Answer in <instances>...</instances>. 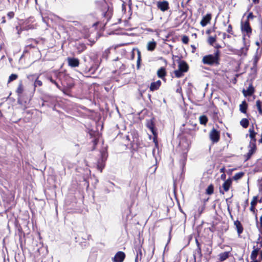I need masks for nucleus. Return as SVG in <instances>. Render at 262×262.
Instances as JSON below:
<instances>
[{
    "label": "nucleus",
    "instance_id": "nucleus-30",
    "mask_svg": "<svg viewBox=\"0 0 262 262\" xmlns=\"http://www.w3.org/2000/svg\"><path fill=\"white\" fill-rule=\"evenodd\" d=\"M256 203H257V198L256 197H254L251 202V206H255Z\"/></svg>",
    "mask_w": 262,
    "mask_h": 262
},
{
    "label": "nucleus",
    "instance_id": "nucleus-6",
    "mask_svg": "<svg viewBox=\"0 0 262 262\" xmlns=\"http://www.w3.org/2000/svg\"><path fill=\"white\" fill-rule=\"evenodd\" d=\"M211 19V15L210 14H207L205 15L202 19L201 20L200 24L202 27L206 26L208 24H209Z\"/></svg>",
    "mask_w": 262,
    "mask_h": 262
},
{
    "label": "nucleus",
    "instance_id": "nucleus-44",
    "mask_svg": "<svg viewBox=\"0 0 262 262\" xmlns=\"http://www.w3.org/2000/svg\"><path fill=\"white\" fill-rule=\"evenodd\" d=\"M252 17V14L251 13H250L249 15H248V18H250V17Z\"/></svg>",
    "mask_w": 262,
    "mask_h": 262
},
{
    "label": "nucleus",
    "instance_id": "nucleus-8",
    "mask_svg": "<svg viewBox=\"0 0 262 262\" xmlns=\"http://www.w3.org/2000/svg\"><path fill=\"white\" fill-rule=\"evenodd\" d=\"M178 69L183 72H186L188 70V64L183 61H180L178 65Z\"/></svg>",
    "mask_w": 262,
    "mask_h": 262
},
{
    "label": "nucleus",
    "instance_id": "nucleus-9",
    "mask_svg": "<svg viewBox=\"0 0 262 262\" xmlns=\"http://www.w3.org/2000/svg\"><path fill=\"white\" fill-rule=\"evenodd\" d=\"M232 183V182L231 179H228L224 182L222 186L225 191H228L229 190Z\"/></svg>",
    "mask_w": 262,
    "mask_h": 262
},
{
    "label": "nucleus",
    "instance_id": "nucleus-32",
    "mask_svg": "<svg viewBox=\"0 0 262 262\" xmlns=\"http://www.w3.org/2000/svg\"><path fill=\"white\" fill-rule=\"evenodd\" d=\"M34 84L35 86H41L42 85V82L38 79H36L35 81Z\"/></svg>",
    "mask_w": 262,
    "mask_h": 262
},
{
    "label": "nucleus",
    "instance_id": "nucleus-21",
    "mask_svg": "<svg viewBox=\"0 0 262 262\" xmlns=\"http://www.w3.org/2000/svg\"><path fill=\"white\" fill-rule=\"evenodd\" d=\"M183 71H180L179 69L176 70L174 71V73L175 74L176 77L177 78L181 77L183 76Z\"/></svg>",
    "mask_w": 262,
    "mask_h": 262
},
{
    "label": "nucleus",
    "instance_id": "nucleus-4",
    "mask_svg": "<svg viewBox=\"0 0 262 262\" xmlns=\"http://www.w3.org/2000/svg\"><path fill=\"white\" fill-rule=\"evenodd\" d=\"M125 257V255L124 252L119 251L114 256L113 261L114 262H122Z\"/></svg>",
    "mask_w": 262,
    "mask_h": 262
},
{
    "label": "nucleus",
    "instance_id": "nucleus-41",
    "mask_svg": "<svg viewBox=\"0 0 262 262\" xmlns=\"http://www.w3.org/2000/svg\"><path fill=\"white\" fill-rule=\"evenodd\" d=\"M212 30L211 29H208L206 31V33L209 34L211 32Z\"/></svg>",
    "mask_w": 262,
    "mask_h": 262
},
{
    "label": "nucleus",
    "instance_id": "nucleus-38",
    "mask_svg": "<svg viewBox=\"0 0 262 262\" xmlns=\"http://www.w3.org/2000/svg\"><path fill=\"white\" fill-rule=\"evenodd\" d=\"M247 50V48H243L242 49V53L241 54L245 55L246 54V51Z\"/></svg>",
    "mask_w": 262,
    "mask_h": 262
},
{
    "label": "nucleus",
    "instance_id": "nucleus-14",
    "mask_svg": "<svg viewBox=\"0 0 262 262\" xmlns=\"http://www.w3.org/2000/svg\"><path fill=\"white\" fill-rule=\"evenodd\" d=\"M259 249L258 248L254 249L251 254L250 258L252 260H257L256 257L258 253Z\"/></svg>",
    "mask_w": 262,
    "mask_h": 262
},
{
    "label": "nucleus",
    "instance_id": "nucleus-34",
    "mask_svg": "<svg viewBox=\"0 0 262 262\" xmlns=\"http://www.w3.org/2000/svg\"><path fill=\"white\" fill-rule=\"evenodd\" d=\"M138 64H139L140 62V60H141L140 52L139 51H138Z\"/></svg>",
    "mask_w": 262,
    "mask_h": 262
},
{
    "label": "nucleus",
    "instance_id": "nucleus-43",
    "mask_svg": "<svg viewBox=\"0 0 262 262\" xmlns=\"http://www.w3.org/2000/svg\"><path fill=\"white\" fill-rule=\"evenodd\" d=\"M253 2L255 4L258 3L259 0H252Z\"/></svg>",
    "mask_w": 262,
    "mask_h": 262
},
{
    "label": "nucleus",
    "instance_id": "nucleus-15",
    "mask_svg": "<svg viewBox=\"0 0 262 262\" xmlns=\"http://www.w3.org/2000/svg\"><path fill=\"white\" fill-rule=\"evenodd\" d=\"M247 108V104L245 101H244L239 105V110L241 112L245 113Z\"/></svg>",
    "mask_w": 262,
    "mask_h": 262
},
{
    "label": "nucleus",
    "instance_id": "nucleus-23",
    "mask_svg": "<svg viewBox=\"0 0 262 262\" xmlns=\"http://www.w3.org/2000/svg\"><path fill=\"white\" fill-rule=\"evenodd\" d=\"M207 118L205 116H202L200 117V123L202 124H205L207 123Z\"/></svg>",
    "mask_w": 262,
    "mask_h": 262
},
{
    "label": "nucleus",
    "instance_id": "nucleus-37",
    "mask_svg": "<svg viewBox=\"0 0 262 262\" xmlns=\"http://www.w3.org/2000/svg\"><path fill=\"white\" fill-rule=\"evenodd\" d=\"M230 36L229 35H227L225 33H223V39H225L226 37L229 38Z\"/></svg>",
    "mask_w": 262,
    "mask_h": 262
},
{
    "label": "nucleus",
    "instance_id": "nucleus-11",
    "mask_svg": "<svg viewBox=\"0 0 262 262\" xmlns=\"http://www.w3.org/2000/svg\"><path fill=\"white\" fill-rule=\"evenodd\" d=\"M68 63L71 67H76L79 65V61L76 58H68Z\"/></svg>",
    "mask_w": 262,
    "mask_h": 262
},
{
    "label": "nucleus",
    "instance_id": "nucleus-27",
    "mask_svg": "<svg viewBox=\"0 0 262 262\" xmlns=\"http://www.w3.org/2000/svg\"><path fill=\"white\" fill-rule=\"evenodd\" d=\"M207 193L208 194H211L213 192V187L212 185H210L208 186V187L207 189Z\"/></svg>",
    "mask_w": 262,
    "mask_h": 262
},
{
    "label": "nucleus",
    "instance_id": "nucleus-36",
    "mask_svg": "<svg viewBox=\"0 0 262 262\" xmlns=\"http://www.w3.org/2000/svg\"><path fill=\"white\" fill-rule=\"evenodd\" d=\"M258 243H259L260 245V247H262V237H259L258 239Z\"/></svg>",
    "mask_w": 262,
    "mask_h": 262
},
{
    "label": "nucleus",
    "instance_id": "nucleus-3",
    "mask_svg": "<svg viewBox=\"0 0 262 262\" xmlns=\"http://www.w3.org/2000/svg\"><path fill=\"white\" fill-rule=\"evenodd\" d=\"M209 137L210 140L213 142H217L220 139V133L213 128L211 130L209 134Z\"/></svg>",
    "mask_w": 262,
    "mask_h": 262
},
{
    "label": "nucleus",
    "instance_id": "nucleus-22",
    "mask_svg": "<svg viewBox=\"0 0 262 262\" xmlns=\"http://www.w3.org/2000/svg\"><path fill=\"white\" fill-rule=\"evenodd\" d=\"M249 136H250V138L252 140H255V137L256 133L254 131L253 128H250L249 130Z\"/></svg>",
    "mask_w": 262,
    "mask_h": 262
},
{
    "label": "nucleus",
    "instance_id": "nucleus-1",
    "mask_svg": "<svg viewBox=\"0 0 262 262\" xmlns=\"http://www.w3.org/2000/svg\"><path fill=\"white\" fill-rule=\"evenodd\" d=\"M218 55L216 53L215 55H208L205 56L202 59V61L204 64H213L217 63Z\"/></svg>",
    "mask_w": 262,
    "mask_h": 262
},
{
    "label": "nucleus",
    "instance_id": "nucleus-17",
    "mask_svg": "<svg viewBox=\"0 0 262 262\" xmlns=\"http://www.w3.org/2000/svg\"><path fill=\"white\" fill-rule=\"evenodd\" d=\"M149 129L150 130L151 132L154 135V139H153V141L154 142H155L156 145H157V135H156V133L154 130V127L152 126V125H149Z\"/></svg>",
    "mask_w": 262,
    "mask_h": 262
},
{
    "label": "nucleus",
    "instance_id": "nucleus-33",
    "mask_svg": "<svg viewBox=\"0 0 262 262\" xmlns=\"http://www.w3.org/2000/svg\"><path fill=\"white\" fill-rule=\"evenodd\" d=\"M227 32L228 33H232V27L231 25H229L228 26V28L227 29Z\"/></svg>",
    "mask_w": 262,
    "mask_h": 262
},
{
    "label": "nucleus",
    "instance_id": "nucleus-46",
    "mask_svg": "<svg viewBox=\"0 0 262 262\" xmlns=\"http://www.w3.org/2000/svg\"><path fill=\"white\" fill-rule=\"evenodd\" d=\"M251 262H259L257 260H252Z\"/></svg>",
    "mask_w": 262,
    "mask_h": 262
},
{
    "label": "nucleus",
    "instance_id": "nucleus-19",
    "mask_svg": "<svg viewBox=\"0 0 262 262\" xmlns=\"http://www.w3.org/2000/svg\"><path fill=\"white\" fill-rule=\"evenodd\" d=\"M256 105L259 114H262V101L257 100Z\"/></svg>",
    "mask_w": 262,
    "mask_h": 262
},
{
    "label": "nucleus",
    "instance_id": "nucleus-25",
    "mask_svg": "<svg viewBox=\"0 0 262 262\" xmlns=\"http://www.w3.org/2000/svg\"><path fill=\"white\" fill-rule=\"evenodd\" d=\"M216 41V36H209L208 37V41L209 44L213 45L214 42Z\"/></svg>",
    "mask_w": 262,
    "mask_h": 262
},
{
    "label": "nucleus",
    "instance_id": "nucleus-49",
    "mask_svg": "<svg viewBox=\"0 0 262 262\" xmlns=\"http://www.w3.org/2000/svg\"><path fill=\"white\" fill-rule=\"evenodd\" d=\"M3 23H5V19H4V20H3Z\"/></svg>",
    "mask_w": 262,
    "mask_h": 262
},
{
    "label": "nucleus",
    "instance_id": "nucleus-45",
    "mask_svg": "<svg viewBox=\"0 0 262 262\" xmlns=\"http://www.w3.org/2000/svg\"><path fill=\"white\" fill-rule=\"evenodd\" d=\"M260 258L262 260V251L260 253Z\"/></svg>",
    "mask_w": 262,
    "mask_h": 262
},
{
    "label": "nucleus",
    "instance_id": "nucleus-5",
    "mask_svg": "<svg viewBox=\"0 0 262 262\" xmlns=\"http://www.w3.org/2000/svg\"><path fill=\"white\" fill-rule=\"evenodd\" d=\"M157 6L158 8L162 11H165L168 10L169 8L168 3L165 1L158 2L157 4Z\"/></svg>",
    "mask_w": 262,
    "mask_h": 262
},
{
    "label": "nucleus",
    "instance_id": "nucleus-12",
    "mask_svg": "<svg viewBox=\"0 0 262 262\" xmlns=\"http://www.w3.org/2000/svg\"><path fill=\"white\" fill-rule=\"evenodd\" d=\"M157 45V43L154 40L149 41L147 44V49L148 51H152L154 50Z\"/></svg>",
    "mask_w": 262,
    "mask_h": 262
},
{
    "label": "nucleus",
    "instance_id": "nucleus-40",
    "mask_svg": "<svg viewBox=\"0 0 262 262\" xmlns=\"http://www.w3.org/2000/svg\"><path fill=\"white\" fill-rule=\"evenodd\" d=\"M104 167V166H101L99 167V166H98V168L100 170V171H102V168Z\"/></svg>",
    "mask_w": 262,
    "mask_h": 262
},
{
    "label": "nucleus",
    "instance_id": "nucleus-20",
    "mask_svg": "<svg viewBox=\"0 0 262 262\" xmlns=\"http://www.w3.org/2000/svg\"><path fill=\"white\" fill-rule=\"evenodd\" d=\"M241 125L244 128H247L249 125V121L247 119H243L240 122Z\"/></svg>",
    "mask_w": 262,
    "mask_h": 262
},
{
    "label": "nucleus",
    "instance_id": "nucleus-39",
    "mask_svg": "<svg viewBox=\"0 0 262 262\" xmlns=\"http://www.w3.org/2000/svg\"><path fill=\"white\" fill-rule=\"evenodd\" d=\"M254 206H251V207L250 208V210L251 211H253L254 212Z\"/></svg>",
    "mask_w": 262,
    "mask_h": 262
},
{
    "label": "nucleus",
    "instance_id": "nucleus-26",
    "mask_svg": "<svg viewBox=\"0 0 262 262\" xmlns=\"http://www.w3.org/2000/svg\"><path fill=\"white\" fill-rule=\"evenodd\" d=\"M235 224L236 225L237 230L238 234H241L243 231V228L242 226H241V224L239 222L235 223Z\"/></svg>",
    "mask_w": 262,
    "mask_h": 262
},
{
    "label": "nucleus",
    "instance_id": "nucleus-2",
    "mask_svg": "<svg viewBox=\"0 0 262 262\" xmlns=\"http://www.w3.org/2000/svg\"><path fill=\"white\" fill-rule=\"evenodd\" d=\"M241 29L243 33H246V34L249 36L251 33V28L250 27L248 21H246L244 23H242L241 24Z\"/></svg>",
    "mask_w": 262,
    "mask_h": 262
},
{
    "label": "nucleus",
    "instance_id": "nucleus-48",
    "mask_svg": "<svg viewBox=\"0 0 262 262\" xmlns=\"http://www.w3.org/2000/svg\"><path fill=\"white\" fill-rule=\"evenodd\" d=\"M166 247H167V245H166V246H165V249H164V252L166 251Z\"/></svg>",
    "mask_w": 262,
    "mask_h": 262
},
{
    "label": "nucleus",
    "instance_id": "nucleus-24",
    "mask_svg": "<svg viewBox=\"0 0 262 262\" xmlns=\"http://www.w3.org/2000/svg\"><path fill=\"white\" fill-rule=\"evenodd\" d=\"M243 175H244V173L243 172L237 173L234 176L233 179L234 180H237L239 179L240 178H241Z\"/></svg>",
    "mask_w": 262,
    "mask_h": 262
},
{
    "label": "nucleus",
    "instance_id": "nucleus-47",
    "mask_svg": "<svg viewBox=\"0 0 262 262\" xmlns=\"http://www.w3.org/2000/svg\"><path fill=\"white\" fill-rule=\"evenodd\" d=\"M51 81L55 84H56V83L52 79H50Z\"/></svg>",
    "mask_w": 262,
    "mask_h": 262
},
{
    "label": "nucleus",
    "instance_id": "nucleus-18",
    "mask_svg": "<svg viewBox=\"0 0 262 262\" xmlns=\"http://www.w3.org/2000/svg\"><path fill=\"white\" fill-rule=\"evenodd\" d=\"M229 253L228 252H225L219 254V259L221 261L225 260L228 257Z\"/></svg>",
    "mask_w": 262,
    "mask_h": 262
},
{
    "label": "nucleus",
    "instance_id": "nucleus-16",
    "mask_svg": "<svg viewBox=\"0 0 262 262\" xmlns=\"http://www.w3.org/2000/svg\"><path fill=\"white\" fill-rule=\"evenodd\" d=\"M249 148L248 155L249 157H250L255 151L256 146L254 144H251L250 145Z\"/></svg>",
    "mask_w": 262,
    "mask_h": 262
},
{
    "label": "nucleus",
    "instance_id": "nucleus-7",
    "mask_svg": "<svg viewBox=\"0 0 262 262\" xmlns=\"http://www.w3.org/2000/svg\"><path fill=\"white\" fill-rule=\"evenodd\" d=\"M254 92V88L252 84H250L246 90H243V93L245 97L251 96Z\"/></svg>",
    "mask_w": 262,
    "mask_h": 262
},
{
    "label": "nucleus",
    "instance_id": "nucleus-29",
    "mask_svg": "<svg viewBox=\"0 0 262 262\" xmlns=\"http://www.w3.org/2000/svg\"><path fill=\"white\" fill-rule=\"evenodd\" d=\"M182 40L184 43H187L189 41V38L187 36H183Z\"/></svg>",
    "mask_w": 262,
    "mask_h": 262
},
{
    "label": "nucleus",
    "instance_id": "nucleus-13",
    "mask_svg": "<svg viewBox=\"0 0 262 262\" xmlns=\"http://www.w3.org/2000/svg\"><path fill=\"white\" fill-rule=\"evenodd\" d=\"M166 70L163 67L160 68L157 71V75L159 78H164L166 75Z\"/></svg>",
    "mask_w": 262,
    "mask_h": 262
},
{
    "label": "nucleus",
    "instance_id": "nucleus-28",
    "mask_svg": "<svg viewBox=\"0 0 262 262\" xmlns=\"http://www.w3.org/2000/svg\"><path fill=\"white\" fill-rule=\"evenodd\" d=\"M17 77V75L16 74H11L9 78V82L15 80Z\"/></svg>",
    "mask_w": 262,
    "mask_h": 262
},
{
    "label": "nucleus",
    "instance_id": "nucleus-42",
    "mask_svg": "<svg viewBox=\"0 0 262 262\" xmlns=\"http://www.w3.org/2000/svg\"><path fill=\"white\" fill-rule=\"evenodd\" d=\"M225 177H226V176H225V174H222V175H221V178H222V179H225Z\"/></svg>",
    "mask_w": 262,
    "mask_h": 262
},
{
    "label": "nucleus",
    "instance_id": "nucleus-50",
    "mask_svg": "<svg viewBox=\"0 0 262 262\" xmlns=\"http://www.w3.org/2000/svg\"><path fill=\"white\" fill-rule=\"evenodd\" d=\"M17 91H20V88H18Z\"/></svg>",
    "mask_w": 262,
    "mask_h": 262
},
{
    "label": "nucleus",
    "instance_id": "nucleus-35",
    "mask_svg": "<svg viewBox=\"0 0 262 262\" xmlns=\"http://www.w3.org/2000/svg\"><path fill=\"white\" fill-rule=\"evenodd\" d=\"M8 16L10 18H12L14 16V13L12 12H10L8 14Z\"/></svg>",
    "mask_w": 262,
    "mask_h": 262
},
{
    "label": "nucleus",
    "instance_id": "nucleus-10",
    "mask_svg": "<svg viewBox=\"0 0 262 262\" xmlns=\"http://www.w3.org/2000/svg\"><path fill=\"white\" fill-rule=\"evenodd\" d=\"M161 84L160 80H158L156 82H152L150 86V90L151 91H154L158 90Z\"/></svg>",
    "mask_w": 262,
    "mask_h": 262
},
{
    "label": "nucleus",
    "instance_id": "nucleus-31",
    "mask_svg": "<svg viewBox=\"0 0 262 262\" xmlns=\"http://www.w3.org/2000/svg\"><path fill=\"white\" fill-rule=\"evenodd\" d=\"M260 225L259 227V230L261 234H262V215L260 217L259 219Z\"/></svg>",
    "mask_w": 262,
    "mask_h": 262
}]
</instances>
